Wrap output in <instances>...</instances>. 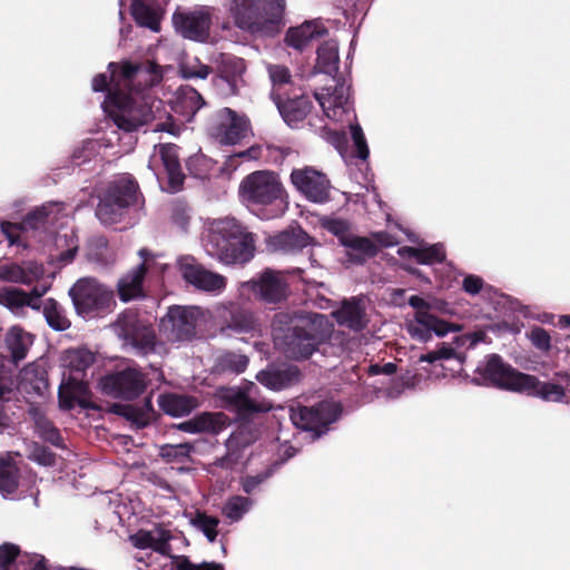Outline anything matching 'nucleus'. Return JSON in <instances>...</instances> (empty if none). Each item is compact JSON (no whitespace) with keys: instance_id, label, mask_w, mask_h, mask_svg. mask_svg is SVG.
Returning a JSON list of instances; mask_svg holds the SVG:
<instances>
[{"instance_id":"obj_1","label":"nucleus","mask_w":570,"mask_h":570,"mask_svg":"<svg viewBox=\"0 0 570 570\" xmlns=\"http://www.w3.org/2000/svg\"><path fill=\"white\" fill-rule=\"evenodd\" d=\"M163 79V68L154 62L144 65H126L112 76L110 96V116L115 125L125 130L134 131L155 118V100L144 95L135 86L151 87Z\"/></svg>"},{"instance_id":"obj_2","label":"nucleus","mask_w":570,"mask_h":570,"mask_svg":"<svg viewBox=\"0 0 570 570\" xmlns=\"http://www.w3.org/2000/svg\"><path fill=\"white\" fill-rule=\"evenodd\" d=\"M272 326L275 345L293 360L309 357L332 333V324L323 314L278 313Z\"/></svg>"},{"instance_id":"obj_3","label":"nucleus","mask_w":570,"mask_h":570,"mask_svg":"<svg viewBox=\"0 0 570 570\" xmlns=\"http://www.w3.org/2000/svg\"><path fill=\"white\" fill-rule=\"evenodd\" d=\"M204 247L225 265L244 264L254 257L255 239L238 220L224 217L207 223Z\"/></svg>"},{"instance_id":"obj_4","label":"nucleus","mask_w":570,"mask_h":570,"mask_svg":"<svg viewBox=\"0 0 570 570\" xmlns=\"http://www.w3.org/2000/svg\"><path fill=\"white\" fill-rule=\"evenodd\" d=\"M284 9V0H229L227 4L235 26L257 36L277 33Z\"/></svg>"},{"instance_id":"obj_5","label":"nucleus","mask_w":570,"mask_h":570,"mask_svg":"<svg viewBox=\"0 0 570 570\" xmlns=\"http://www.w3.org/2000/svg\"><path fill=\"white\" fill-rule=\"evenodd\" d=\"M239 196L248 204L266 206L276 202H286L288 194L278 174L271 170H257L242 180Z\"/></svg>"},{"instance_id":"obj_6","label":"nucleus","mask_w":570,"mask_h":570,"mask_svg":"<svg viewBox=\"0 0 570 570\" xmlns=\"http://www.w3.org/2000/svg\"><path fill=\"white\" fill-rule=\"evenodd\" d=\"M138 187L129 177H121L109 186L100 199L96 215L104 224L117 223L125 209L138 203Z\"/></svg>"},{"instance_id":"obj_7","label":"nucleus","mask_w":570,"mask_h":570,"mask_svg":"<svg viewBox=\"0 0 570 570\" xmlns=\"http://www.w3.org/2000/svg\"><path fill=\"white\" fill-rule=\"evenodd\" d=\"M409 304L416 309L414 320L407 323V331L412 337L426 342L431 340L433 333L436 336H444L450 332L461 331V326L450 324L433 315L430 312V304L422 297L411 296Z\"/></svg>"},{"instance_id":"obj_8","label":"nucleus","mask_w":570,"mask_h":570,"mask_svg":"<svg viewBox=\"0 0 570 570\" xmlns=\"http://www.w3.org/2000/svg\"><path fill=\"white\" fill-rule=\"evenodd\" d=\"M75 307L81 315L108 309L114 304V293L94 278H81L70 289Z\"/></svg>"},{"instance_id":"obj_9","label":"nucleus","mask_w":570,"mask_h":570,"mask_svg":"<svg viewBox=\"0 0 570 570\" xmlns=\"http://www.w3.org/2000/svg\"><path fill=\"white\" fill-rule=\"evenodd\" d=\"M203 318V311L196 306H171L161 318L159 330L168 341L189 340L196 334V327Z\"/></svg>"},{"instance_id":"obj_10","label":"nucleus","mask_w":570,"mask_h":570,"mask_svg":"<svg viewBox=\"0 0 570 570\" xmlns=\"http://www.w3.org/2000/svg\"><path fill=\"white\" fill-rule=\"evenodd\" d=\"M238 295L243 299L254 296L266 303H278L287 295V283L282 273L266 269L258 278L240 283Z\"/></svg>"},{"instance_id":"obj_11","label":"nucleus","mask_w":570,"mask_h":570,"mask_svg":"<svg viewBox=\"0 0 570 570\" xmlns=\"http://www.w3.org/2000/svg\"><path fill=\"white\" fill-rule=\"evenodd\" d=\"M250 132L249 120L229 108L218 110L210 124L209 134L220 145H235Z\"/></svg>"},{"instance_id":"obj_12","label":"nucleus","mask_w":570,"mask_h":570,"mask_svg":"<svg viewBox=\"0 0 570 570\" xmlns=\"http://www.w3.org/2000/svg\"><path fill=\"white\" fill-rule=\"evenodd\" d=\"M334 85L315 92V98L324 115L334 122L350 121L353 116L350 101V87L344 81L332 79Z\"/></svg>"},{"instance_id":"obj_13","label":"nucleus","mask_w":570,"mask_h":570,"mask_svg":"<svg viewBox=\"0 0 570 570\" xmlns=\"http://www.w3.org/2000/svg\"><path fill=\"white\" fill-rule=\"evenodd\" d=\"M62 210V204L49 203L31 212L22 222V224L17 225L11 223H2L1 229L11 245L17 244L24 246L26 237H23V235L27 234L28 230L38 229L43 227L46 224H53Z\"/></svg>"},{"instance_id":"obj_14","label":"nucleus","mask_w":570,"mask_h":570,"mask_svg":"<svg viewBox=\"0 0 570 570\" xmlns=\"http://www.w3.org/2000/svg\"><path fill=\"white\" fill-rule=\"evenodd\" d=\"M146 385L144 374L131 367L107 375L98 384L104 394L125 400H131L140 395Z\"/></svg>"},{"instance_id":"obj_15","label":"nucleus","mask_w":570,"mask_h":570,"mask_svg":"<svg viewBox=\"0 0 570 570\" xmlns=\"http://www.w3.org/2000/svg\"><path fill=\"white\" fill-rule=\"evenodd\" d=\"M178 267L181 277L198 291L217 295L223 293L227 286V278L224 275L205 268L191 256L180 257Z\"/></svg>"},{"instance_id":"obj_16","label":"nucleus","mask_w":570,"mask_h":570,"mask_svg":"<svg viewBox=\"0 0 570 570\" xmlns=\"http://www.w3.org/2000/svg\"><path fill=\"white\" fill-rule=\"evenodd\" d=\"M289 179L296 190L307 200L317 204L330 200L331 183L324 173L306 166L294 169Z\"/></svg>"},{"instance_id":"obj_17","label":"nucleus","mask_w":570,"mask_h":570,"mask_svg":"<svg viewBox=\"0 0 570 570\" xmlns=\"http://www.w3.org/2000/svg\"><path fill=\"white\" fill-rule=\"evenodd\" d=\"M341 413L338 404L323 402L314 407H298L292 410L291 420L299 429L315 432V438L323 433L328 424L334 422Z\"/></svg>"},{"instance_id":"obj_18","label":"nucleus","mask_w":570,"mask_h":570,"mask_svg":"<svg viewBox=\"0 0 570 570\" xmlns=\"http://www.w3.org/2000/svg\"><path fill=\"white\" fill-rule=\"evenodd\" d=\"M115 332L126 344L146 354L154 350L155 334L153 330L141 323L136 314L126 313L121 315L114 325Z\"/></svg>"},{"instance_id":"obj_19","label":"nucleus","mask_w":570,"mask_h":570,"mask_svg":"<svg viewBox=\"0 0 570 570\" xmlns=\"http://www.w3.org/2000/svg\"><path fill=\"white\" fill-rule=\"evenodd\" d=\"M256 386L250 383L246 390L238 387H219L216 392L217 399L222 405L240 415H247L254 412H266L271 405L266 402H257L253 396Z\"/></svg>"},{"instance_id":"obj_20","label":"nucleus","mask_w":570,"mask_h":570,"mask_svg":"<svg viewBox=\"0 0 570 570\" xmlns=\"http://www.w3.org/2000/svg\"><path fill=\"white\" fill-rule=\"evenodd\" d=\"M481 374L493 385L514 392H519L522 384L533 382L529 374L507 366L497 355H492L488 360L485 366L481 370Z\"/></svg>"},{"instance_id":"obj_21","label":"nucleus","mask_w":570,"mask_h":570,"mask_svg":"<svg viewBox=\"0 0 570 570\" xmlns=\"http://www.w3.org/2000/svg\"><path fill=\"white\" fill-rule=\"evenodd\" d=\"M209 9L202 8L195 11L176 12L173 23L176 31L186 39L205 41L210 28Z\"/></svg>"},{"instance_id":"obj_22","label":"nucleus","mask_w":570,"mask_h":570,"mask_svg":"<svg viewBox=\"0 0 570 570\" xmlns=\"http://www.w3.org/2000/svg\"><path fill=\"white\" fill-rule=\"evenodd\" d=\"M159 164L164 166L171 188L177 190L183 184L184 175L181 173L175 145L164 144L155 146L154 154L149 160V168L156 171Z\"/></svg>"},{"instance_id":"obj_23","label":"nucleus","mask_w":570,"mask_h":570,"mask_svg":"<svg viewBox=\"0 0 570 570\" xmlns=\"http://www.w3.org/2000/svg\"><path fill=\"white\" fill-rule=\"evenodd\" d=\"M139 256L142 258V263L118 281V295L122 302H129L145 296L142 281L148 269V257L150 253L142 248L139 250Z\"/></svg>"},{"instance_id":"obj_24","label":"nucleus","mask_w":570,"mask_h":570,"mask_svg":"<svg viewBox=\"0 0 570 570\" xmlns=\"http://www.w3.org/2000/svg\"><path fill=\"white\" fill-rule=\"evenodd\" d=\"M45 275L42 265L35 262H26L21 265L16 263H0V281L20 284H32Z\"/></svg>"},{"instance_id":"obj_25","label":"nucleus","mask_w":570,"mask_h":570,"mask_svg":"<svg viewBox=\"0 0 570 570\" xmlns=\"http://www.w3.org/2000/svg\"><path fill=\"white\" fill-rule=\"evenodd\" d=\"M333 316L342 326L361 331L366 326V306L362 297H352L343 302L341 308L333 312Z\"/></svg>"},{"instance_id":"obj_26","label":"nucleus","mask_w":570,"mask_h":570,"mask_svg":"<svg viewBox=\"0 0 570 570\" xmlns=\"http://www.w3.org/2000/svg\"><path fill=\"white\" fill-rule=\"evenodd\" d=\"M170 532L161 525L150 530H139L129 535L130 543L137 549H151L161 554H167L169 550Z\"/></svg>"},{"instance_id":"obj_27","label":"nucleus","mask_w":570,"mask_h":570,"mask_svg":"<svg viewBox=\"0 0 570 570\" xmlns=\"http://www.w3.org/2000/svg\"><path fill=\"white\" fill-rule=\"evenodd\" d=\"M227 417L223 413H203L177 425L187 433H218L226 426Z\"/></svg>"},{"instance_id":"obj_28","label":"nucleus","mask_w":570,"mask_h":570,"mask_svg":"<svg viewBox=\"0 0 570 570\" xmlns=\"http://www.w3.org/2000/svg\"><path fill=\"white\" fill-rule=\"evenodd\" d=\"M87 385L77 375L70 376L67 382L59 387V403L65 410H70L76 405L86 406Z\"/></svg>"},{"instance_id":"obj_29","label":"nucleus","mask_w":570,"mask_h":570,"mask_svg":"<svg viewBox=\"0 0 570 570\" xmlns=\"http://www.w3.org/2000/svg\"><path fill=\"white\" fill-rule=\"evenodd\" d=\"M298 370L296 366L288 365L283 367H272L257 374V380L263 385L272 390H282L298 380Z\"/></svg>"},{"instance_id":"obj_30","label":"nucleus","mask_w":570,"mask_h":570,"mask_svg":"<svg viewBox=\"0 0 570 570\" xmlns=\"http://www.w3.org/2000/svg\"><path fill=\"white\" fill-rule=\"evenodd\" d=\"M203 104L204 100L202 96L194 88L186 86L176 91L173 100V109L185 117L186 120H190Z\"/></svg>"},{"instance_id":"obj_31","label":"nucleus","mask_w":570,"mask_h":570,"mask_svg":"<svg viewBox=\"0 0 570 570\" xmlns=\"http://www.w3.org/2000/svg\"><path fill=\"white\" fill-rule=\"evenodd\" d=\"M4 343L11 354L12 361L18 363L27 356L32 345V335L19 326H12L4 335Z\"/></svg>"},{"instance_id":"obj_32","label":"nucleus","mask_w":570,"mask_h":570,"mask_svg":"<svg viewBox=\"0 0 570 570\" xmlns=\"http://www.w3.org/2000/svg\"><path fill=\"white\" fill-rule=\"evenodd\" d=\"M530 377L533 380V382H529V384H522L519 392H523L533 396H539L548 402L563 401L566 392L561 385L548 382H540L533 375H530Z\"/></svg>"},{"instance_id":"obj_33","label":"nucleus","mask_w":570,"mask_h":570,"mask_svg":"<svg viewBox=\"0 0 570 570\" xmlns=\"http://www.w3.org/2000/svg\"><path fill=\"white\" fill-rule=\"evenodd\" d=\"M325 29L317 22H305L298 27L291 28L286 35V42L288 46L302 50L304 49L314 38L322 36Z\"/></svg>"},{"instance_id":"obj_34","label":"nucleus","mask_w":570,"mask_h":570,"mask_svg":"<svg viewBox=\"0 0 570 570\" xmlns=\"http://www.w3.org/2000/svg\"><path fill=\"white\" fill-rule=\"evenodd\" d=\"M161 410L171 416L188 415L198 406L195 397L179 394H167L159 397Z\"/></svg>"},{"instance_id":"obj_35","label":"nucleus","mask_w":570,"mask_h":570,"mask_svg":"<svg viewBox=\"0 0 570 570\" xmlns=\"http://www.w3.org/2000/svg\"><path fill=\"white\" fill-rule=\"evenodd\" d=\"M343 246L346 247V256L352 264H363L376 253V246L371 239L353 234Z\"/></svg>"},{"instance_id":"obj_36","label":"nucleus","mask_w":570,"mask_h":570,"mask_svg":"<svg viewBox=\"0 0 570 570\" xmlns=\"http://www.w3.org/2000/svg\"><path fill=\"white\" fill-rule=\"evenodd\" d=\"M397 254L403 258H415L420 264H434L445 257L443 246L439 244L419 248L404 246L399 248Z\"/></svg>"},{"instance_id":"obj_37","label":"nucleus","mask_w":570,"mask_h":570,"mask_svg":"<svg viewBox=\"0 0 570 570\" xmlns=\"http://www.w3.org/2000/svg\"><path fill=\"white\" fill-rule=\"evenodd\" d=\"M95 362V354L87 348L69 350L63 355V365L70 370V376L83 373Z\"/></svg>"},{"instance_id":"obj_38","label":"nucleus","mask_w":570,"mask_h":570,"mask_svg":"<svg viewBox=\"0 0 570 570\" xmlns=\"http://www.w3.org/2000/svg\"><path fill=\"white\" fill-rule=\"evenodd\" d=\"M311 107V101L304 96L296 99H289L282 105H278L279 112L284 120L289 125H294L295 122L304 119L309 114Z\"/></svg>"},{"instance_id":"obj_39","label":"nucleus","mask_w":570,"mask_h":570,"mask_svg":"<svg viewBox=\"0 0 570 570\" xmlns=\"http://www.w3.org/2000/svg\"><path fill=\"white\" fill-rule=\"evenodd\" d=\"M338 46L334 40L324 42L317 50L316 67L321 72L332 75L338 69Z\"/></svg>"},{"instance_id":"obj_40","label":"nucleus","mask_w":570,"mask_h":570,"mask_svg":"<svg viewBox=\"0 0 570 570\" xmlns=\"http://www.w3.org/2000/svg\"><path fill=\"white\" fill-rule=\"evenodd\" d=\"M309 236L301 228L286 230L276 236L275 242L284 252H296L309 244Z\"/></svg>"},{"instance_id":"obj_41","label":"nucleus","mask_w":570,"mask_h":570,"mask_svg":"<svg viewBox=\"0 0 570 570\" xmlns=\"http://www.w3.org/2000/svg\"><path fill=\"white\" fill-rule=\"evenodd\" d=\"M227 328L236 333H256L259 332L261 324L250 311L238 309L232 314Z\"/></svg>"},{"instance_id":"obj_42","label":"nucleus","mask_w":570,"mask_h":570,"mask_svg":"<svg viewBox=\"0 0 570 570\" xmlns=\"http://www.w3.org/2000/svg\"><path fill=\"white\" fill-rule=\"evenodd\" d=\"M131 13L135 21L141 26L147 27L150 30L157 32L159 31V16L158 13L145 4L140 0H134L131 4Z\"/></svg>"},{"instance_id":"obj_43","label":"nucleus","mask_w":570,"mask_h":570,"mask_svg":"<svg viewBox=\"0 0 570 570\" xmlns=\"http://www.w3.org/2000/svg\"><path fill=\"white\" fill-rule=\"evenodd\" d=\"M18 488V468L10 459L0 458V493L12 494Z\"/></svg>"},{"instance_id":"obj_44","label":"nucleus","mask_w":570,"mask_h":570,"mask_svg":"<svg viewBox=\"0 0 570 570\" xmlns=\"http://www.w3.org/2000/svg\"><path fill=\"white\" fill-rule=\"evenodd\" d=\"M43 315L49 326L56 331H65L70 326L62 307L52 298L43 302Z\"/></svg>"},{"instance_id":"obj_45","label":"nucleus","mask_w":570,"mask_h":570,"mask_svg":"<svg viewBox=\"0 0 570 570\" xmlns=\"http://www.w3.org/2000/svg\"><path fill=\"white\" fill-rule=\"evenodd\" d=\"M27 556L19 557V549L14 544H3L0 547V570H18L27 566Z\"/></svg>"},{"instance_id":"obj_46","label":"nucleus","mask_w":570,"mask_h":570,"mask_svg":"<svg viewBox=\"0 0 570 570\" xmlns=\"http://www.w3.org/2000/svg\"><path fill=\"white\" fill-rule=\"evenodd\" d=\"M249 499L240 495L228 499L223 508V514L230 521H238L249 510Z\"/></svg>"},{"instance_id":"obj_47","label":"nucleus","mask_w":570,"mask_h":570,"mask_svg":"<svg viewBox=\"0 0 570 570\" xmlns=\"http://www.w3.org/2000/svg\"><path fill=\"white\" fill-rule=\"evenodd\" d=\"M321 225L324 229L336 236L342 245H344L353 234L350 223L344 219L326 217L321 220Z\"/></svg>"},{"instance_id":"obj_48","label":"nucleus","mask_w":570,"mask_h":570,"mask_svg":"<svg viewBox=\"0 0 570 570\" xmlns=\"http://www.w3.org/2000/svg\"><path fill=\"white\" fill-rule=\"evenodd\" d=\"M191 523L199 529L210 542L215 541L218 534L217 527L219 524L217 518L207 515L204 512H197L191 519Z\"/></svg>"},{"instance_id":"obj_49","label":"nucleus","mask_w":570,"mask_h":570,"mask_svg":"<svg viewBox=\"0 0 570 570\" xmlns=\"http://www.w3.org/2000/svg\"><path fill=\"white\" fill-rule=\"evenodd\" d=\"M126 65H130V63L129 62H124L121 65L110 63L109 65V70H110V80L109 81L107 80V76L105 73L97 75L92 79V90L94 91L108 90V104L109 105H110V96L112 94L111 90L115 88L112 86V76L115 72H117L119 75L120 69Z\"/></svg>"},{"instance_id":"obj_50","label":"nucleus","mask_w":570,"mask_h":570,"mask_svg":"<svg viewBox=\"0 0 570 570\" xmlns=\"http://www.w3.org/2000/svg\"><path fill=\"white\" fill-rule=\"evenodd\" d=\"M20 385L23 390H27L28 385H31L35 390L40 391L45 386V381L39 375L38 368L35 365H28L20 372Z\"/></svg>"},{"instance_id":"obj_51","label":"nucleus","mask_w":570,"mask_h":570,"mask_svg":"<svg viewBox=\"0 0 570 570\" xmlns=\"http://www.w3.org/2000/svg\"><path fill=\"white\" fill-rule=\"evenodd\" d=\"M210 72V68L200 63L197 59L187 61L181 66V73L185 78L205 79Z\"/></svg>"},{"instance_id":"obj_52","label":"nucleus","mask_w":570,"mask_h":570,"mask_svg":"<svg viewBox=\"0 0 570 570\" xmlns=\"http://www.w3.org/2000/svg\"><path fill=\"white\" fill-rule=\"evenodd\" d=\"M351 135L357 156L365 160L370 151L362 128L358 125H351Z\"/></svg>"},{"instance_id":"obj_53","label":"nucleus","mask_w":570,"mask_h":570,"mask_svg":"<svg viewBox=\"0 0 570 570\" xmlns=\"http://www.w3.org/2000/svg\"><path fill=\"white\" fill-rule=\"evenodd\" d=\"M177 570H224L223 564L216 562L193 563L186 557H180L176 561Z\"/></svg>"},{"instance_id":"obj_54","label":"nucleus","mask_w":570,"mask_h":570,"mask_svg":"<svg viewBox=\"0 0 570 570\" xmlns=\"http://www.w3.org/2000/svg\"><path fill=\"white\" fill-rule=\"evenodd\" d=\"M38 430L41 434V436L49 441L50 443L55 445H59L61 442V436L58 432V430L47 420L40 419L37 422Z\"/></svg>"},{"instance_id":"obj_55","label":"nucleus","mask_w":570,"mask_h":570,"mask_svg":"<svg viewBox=\"0 0 570 570\" xmlns=\"http://www.w3.org/2000/svg\"><path fill=\"white\" fill-rule=\"evenodd\" d=\"M193 450L189 443L167 444L161 448V455L168 459L188 456Z\"/></svg>"},{"instance_id":"obj_56","label":"nucleus","mask_w":570,"mask_h":570,"mask_svg":"<svg viewBox=\"0 0 570 570\" xmlns=\"http://www.w3.org/2000/svg\"><path fill=\"white\" fill-rule=\"evenodd\" d=\"M3 301L11 306L18 307V306L29 305V306L35 307V305H32V303H31L30 296L27 293L19 291V289H12V291L7 292L3 296Z\"/></svg>"},{"instance_id":"obj_57","label":"nucleus","mask_w":570,"mask_h":570,"mask_svg":"<svg viewBox=\"0 0 570 570\" xmlns=\"http://www.w3.org/2000/svg\"><path fill=\"white\" fill-rule=\"evenodd\" d=\"M248 364V358L245 355L228 354L224 357V366L235 373L245 371Z\"/></svg>"},{"instance_id":"obj_58","label":"nucleus","mask_w":570,"mask_h":570,"mask_svg":"<svg viewBox=\"0 0 570 570\" xmlns=\"http://www.w3.org/2000/svg\"><path fill=\"white\" fill-rule=\"evenodd\" d=\"M268 73L275 86L287 83L291 79L289 70L284 66L272 65L268 67Z\"/></svg>"},{"instance_id":"obj_59","label":"nucleus","mask_w":570,"mask_h":570,"mask_svg":"<svg viewBox=\"0 0 570 570\" xmlns=\"http://www.w3.org/2000/svg\"><path fill=\"white\" fill-rule=\"evenodd\" d=\"M529 337L534 346H537L540 350H548L550 347V336L541 327H534L530 334Z\"/></svg>"},{"instance_id":"obj_60","label":"nucleus","mask_w":570,"mask_h":570,"mask_svg":"<svg viewBox=\"0 0 570 570\" xmlns=\"http://www.w3.org/2000/svg\"><path fill=\"white\" fill-rule=\"evenodd\" d=\"M483 286V281L474 275L466 276L463 281V288L466 293L475 295Z\"/></svg>"},{"instance_id":"obj_61","label":"nucleus","mask_w":570,"mask_h":570,"mask_svg":"<svg viewBox=\"0 0 570 570\" xmlns=\"http://www.w3.org/2000/svg\"><path fill=\"white\" fill-rule=\"evenodd\" d=\"M373 238L375 239L376 243H379L380 245L382 246H393L395 245L397 242L394 239L393 236H391L390 234H387L386 232H377V233H374L373 234Z\"/></svg>"},{"instance_id":"obj_62","label":"nucleus","mask_w":570,"mask_h":570,"mask_svg":"<svg viewBox=\"0 0 570 570\" xmlns=\"http://www.w3.org/2000/svg\"><path fill=\"white\" fill-rule=\"evenodd\" d=\"M174 223L183 230L187 229L189 215L185 209L177 210L173 217Z\"/></svg>"},{"instance_id":"obj_63","label":"nucleus","mask_w":570,"mask_h":570,"mask_svg":"<svg viewBox=\"0 0 570 570\" xmlns=\"http://www.w3.org/2000/svg\"><path fill=\"white\" fill-rule=\"evenodd\" d=\"M37 462L43 465H51L55 463V456L46 450H38L33 454Z\"/></svg>"},{"instance_id":"obj_64","label":"nucleus","mask_w":570,"mask_h":570,"mask_svg":"<svg viewBox=\"0 0 570 570\" xmlns=\"http://www.w3.org/2000/svg\"><path fill=\"white\" fill-rule=\"evenodd\" d=\"M326 139L333 144L337 149H341L345 142V135L338 131H328Z\"/></svg>"}]
</instances>
